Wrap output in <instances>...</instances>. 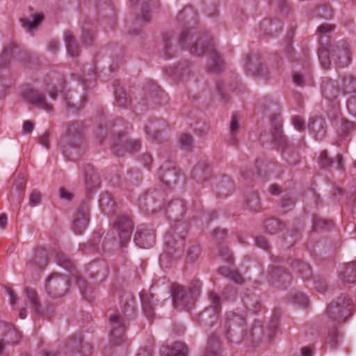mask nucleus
Listing matches in <instances>:
<instances>
[{"instance_id": "32", "label": "nucleus", "mask_w": 356, "mask_h": 356, "mask_svg": "<svg viewBox=\"0 0 356 356\" xmlns=\"http://www.w3.org/2000/svg\"><path fill=\"white\" fill-rule=\"evenodd\" d=\"M124 148L131 152H137L140 148V143L138 140L130 139L123 144Z\"/></svg>"}, {"instance_id": "27", "label": "nucleus", "mask_w": 356, "mask_h": 356, "mask_svg": "<svg viewBox=\"0 0 356 356\" xmlns=\"http://www.w3.org/2000/svg\"><path fill=\"white\" fill-rule=\"evenodd\" d=\"M172 39L171 33H165L163 36V56L166 58H169L171 57L170 53V40Z\"/></svg>"}, {"instance_id": "9", "label": "nucleus", "mask_w": 356, "mask_h": 356, "mask_svg": "<svg viewBox=\"0 0 356 356\" xmlns=\"http://www.w3.org/2000/svg\"><path fill=\"white\" fill-rule=\"evenodd\" d=\"M23 97L30 104L47 112L53 110L52 105L47 102L44 95L39 91L30 89L23 92Z\"/></svg>"}, {"instance_id": "30", "label": "nucleus", "mask_w": 356, "mask_h": 356, "mask_svg": "<svg viewBox=\"0 0 356 356\" xmlns=\"http://www.w3.org/2000/svg\"><path fill=\"white\" fill-rule=\"evenodd\" d=\"M297 267L298 271L302 275L303 279H309L311 277V268L307 264L298 263Z\"/></svg>"}, {"instance_id": "21", "label": "nucleus", "mask_w": 356, "mask_h": 356, "mask_svg": "<svg viewBox=\"0 0 356 356\" xmlns=\"http://www.w3.org/2000/svg\"><path fill=\"white\" fill-rule=\"evenodd\" d=\"M4 326L6 329V336L11 343H17L21 339V334L12 325H6L4 323H0V327Z\"/></svg>"}, {"instance_id": "59", "label": "nucleus", "mask_w": 356, "mask_h": 356, "mask_svg": "<svg viewBox=\"0 0 356 356\" xmlns=\"http://www.w3.org/2000/svg\"><path fill=\"white\" fill-rule=\"evenodd\" d=\"M149 15L147 12L143 10L141 14V19L144 22H148L149 20Z\"/></svg>"}, {"instance_id": "11", "label": "nucleus", "mask_w": 356, "mask_h": 356, "mask_svg": "<svg viewBox=\"0 0 356 356\" xmlns=\"http://www.w3.org/2000/svg\"><path fill=\"white\" fill-rule=\"evenodd\" d=\"M89 220V212L86 206L79 208L74 219V231L81 234L86 228Z\"/></svg>"}, {"instance_id": "24", "label": "nucleus", "mask_w": 356, "mask_h": 356, "mask_svg": "<svg viewBox=\"0 0 356 356\" xmlns=\"http://www.w3.org/2000/svg\"><path fill=\"white\" fill-rule=\"evenodd\" d=\"M218 346V341L214 338L209 339L207 350L203 352L202 356H218V353L216 350Z\"/></svg>"}, {"instance_id": "3", "label": "nucleus", "mask_w": 356, "mask_h": 356, "mask_svg": "<svg viewBox=\"0 0 356 356\" xmlns=\"http://www.w3.org/2000/svg\"><path fill=\"white\" fill-rule=\"evenodd\" d=\"M172 296L173 306L175 309H190L193 304V296L191 290L179 285H173L172 287Z\"/></svg>"}, {"instance_id": "19", "label": "nucleus", "mask_w": 356, "mask_h": 356, "mask_svg": "<svg viewBox=\"0 0 356 356\" xmlns=\"http://www.w3.org/2000/svg\"><path fill=\"white\" fill-rule=\"evenodd\" d=\"M26 292V302L30 304L31 307L33 308L34 312L40 313V303L37 297V294L34 290L30 288H27L25 291Z\"/></svg>"}, {"instance_id": "54", "label": "nucleus", "mask_w": 356, "mask_h": 356, "mask_svg": "<svg viewBox=\"0 0 356 356\" xmlns=\"http://www.w3.org/2000/svg\"><path fill=\"white\" fill-rule=\"evenodd\" d=\"M7 225V216L3 213L0 216V227L3 229L6 227Z\"/></svg>"}, {"instance_id": "57", "label": "nucleus", "mask_w": 356, "mask_h": 356, "mask_svg": "<svg viewBox=\"0 0 356 356\" xmlns=\"http://www.w3.org/2000/svg\"><path fill=\"white\" fill-rule=\"evenodd\" d=\"M8 295L10 296V302L11 304H13L15 302L16 300V295L15 294L14 291L13 290H8Z\"/></svg>"}, {"instance_id": "4", "label": "nucleus", "mask_w": 356, "mask_h": 356, "mask_svg": "<svg viewBox=\"0 0 356 356\" xmlns=\"http://www.w3.org/2000/svg\"><path fill=\"white\" fill-rule=\"evenodd\" d=\"M110 334L115 344L120 345L124 340V332L126 330V319L124 315L119 312L114 313L110 316Z\"/></svg>"}, {"instance_id": "47", "label": "nucleus", "mask_w": 356, "mask_h": 356, "mask_svg": "<svg viewBox=\"0 0 356 356\" xmlns=\"http://www.w3.org/2000/svg\"><path fill=\"white\" fill-rule=\"evenodd\" d=\"M59 195H60V198L65 199V200H72V198L73 197L72 193H70V192H68L67 191H66L63 188H60V190H59Z\"/></svg>"}, {"instance_id": "23", "label": "nucleus", "mask_w": 356, "mask_h": 356, "mask_svg": "<svg viewBox=\"0 0 356 356\" xmlns=\"http://www.w3.org/2000/svg\"><path fill=\"white\" fill-rule=\"evenodd\" d=\"M219 273L224 276L229 277L232 280L237 284H241L243 282V279L241 275L236 271L230 270L225 267H221L219 269Z\"/></svg>"}, {"instance_id": "40", "label": "nucleus", "mask_w": 356, "mask_h": 356, "mask_svg": "<svg viewBox=\"0 0 356 356\" xmlns=\"http://www.w3.org/2000/svg\"><path fill=\"white\" fill-rule=\"evenodd\" d=\"M293 124L295 128L298 131L302 130L305 127V122L299 116H295L293 118Z\"/></svg>"}, {"instance_id": "25", "label": "nucleus", "mask_w": 356, "mask_h": 356, "mask_svg": "<svg viewBox=\"0 0 356 356\" xmlns=\"http://www.w3.org/2000/svg\"><path fill=\"white\" fill-rule=\"evenodd\" d=\"M334 225V222L332 220H326L321 218L314 219V228L329 229Z\"/></svg>"}, {"instance_id": "15", "label": "nucleus", "mask_w": 356, "mask_h": 356, "mask_svg": "<svg viewBox=\"0 0 356 356\" xmlns=\"http://www.w3.org/2000/svg\"><path fill=\"white\" fill-rule=\"evenodd\" d=\"M64 39L66 46L67 54L72 56L75 57L79 56V47L75 42L74 36L70 32H65L64 33Z\"/></svg>"}, {"instance_id": "22", "label": "nucleus", "mask_w": 356, "mask_h": 356, "mask_svg": "<svg viewBox=\"0 0 356 356\" xmlns=\"http://www.w3.org/2000/svg\"><path fill=\"white\" fill-rule=\"evenodd\" d=\"M151 295H142L141 296V302L143 305V309L145 315L147 316V318L152 319L154 317V310L153 307L152 305L151 299H152Z\"/></svg>"}, {"instance_id": "34", "label": "nucleus", "mask_w": 356, "mask_h": 356, "mask_svg": "<svg viewBox=\"0 0 356 356\" xmlns=\"http://www.w3.org/2000/svg\"><path fill=\"white\" fill-rule=\"evenodd\" d=\"M268 226L270 227V233L280 231L283 229V225L277 219H272L268 221Z\"/></svg>"}, {"instance_id": "14", "label": "nucleus", "mask_w": 356, "mask_h": 356, "mask_svg": "<svg viewBox=\"0 0 356 356\" xmlns=\"http://www.w3.org/2000/svg\"><path fill=\"white\" fill-rule=\"evenodd\" d=\"M64 143L70 146H76L78 143L81 141V132L77 130L74 125L70 126L67 129V135L64 138Z\"/></svg>"}, {"instance_id": "29", "label": "nucleus", "mask_w": 356, "mask_h": 356, "mask_svg": "<svg viewBox=\"0 0 356 356\" xmlns=\"http://www.w3.org/2000/svg\"><path fill=\"white\" fill-rule=\"evenodd\" d=\"M318 56L323 67L324 68H328L330 65V50L325 48L320 49Z\"/></svg>"}, {"instance_id": "48", "label": "nucleus", "mask_w": 356, "mask_h": 356, "mask_svg": "<svg viewBox=\"0 0 356 356\" xmlns=\"http://www.w3.org/2000/svg\"><path fill=\"white\" fill-rule=\"evenodd\" d=\"M220 254L225 257V259L228 261H232L231 254L229 252V250L227 247H222L219 250Z\"/></svg>"}, {"instance_id": "8", "label": "nucleus", "mask_w": 356, "mask_h": 356, "mask_svg": "<svg viewBox=\"0 0 356 356\" xmlns=\"http://www.w3.org/2000/svg\"><path fill=\"white\" fill-rule=\"evenodd\" d=\"M23 97L30 104L47 112L53 110L52 105L47 102L44 95L39 91L30 89L23 92Z\"/></svg>"}, {"instance_id": "50", "label": "nucleus", "mask_w": 356, "mask_h": 356, "mask_svg": "<svg viewBox=\"0 0 356 356\" xmlns=\"http://www.w3.org/2000/svg\"><path fill=\"white\" fill-rule=\"evenodd\" d=\"M33 124L30 121H25L23 124V131L25 133H31L33 130Z\"/></svg>"}, {"instance_id": "5", "label": "nucleus", "mask_w": 356, "mask_h": 356, "mask_svg": "<svg viewBox=\"0 0 356 356\" xmlns=\"http://www.w3.org/2000/svg\"><path fill=\"white\" fill-rule=\"evenodd\" d=\"M189 50L191 53L196 55H200L203 53L209 54L211 60L208 65L212 72H217L222 69L224 62L213 46L207 47V48L201 46L199 48L198 44L196 43L195 45L191 46Z\"/></svg>"}, {"instance_id": "41", "label": "nucleus", "mask_w": 356, "mask_h": 356, "mask_svg": "<svg viewBox=\"0 0 356 356\" xmlns=\"http://www.w3.org/2000/svg\"><path fill=\"white\" fill-rule=\"evenodd\" d=\"M257 245L264 250H267L269 247V244L266 238L264 236H258L255 239Z\"/></svg>"}, {"instance_id": "42", "label": "nucleus", "mask_w": 356, "mask_h": 356, "mask_svg": "<svg viewBox=\"0 0 356 356\" xmlns=\"http://www.w3.org/2000/svg\"><path fill=\"white\" fill-rule=\"evenodd\" d=\"M230 131L232 134H234L239 129V124L237 117L236 115H232L231 122H230Z\"/></svg>"}, {"instance_id": "62", "label": "nucleus", "mask_w": 356, "mask_h": 356, "mask_svg": "<svg viewBox=\"0 0 356 356\" xmlns=\"http://www.w3.org/2000/svg\"><path fill=\"white\" fill-rule=\"evenodd\" d=\"M19 315L21 318H25L27 316L26 309L25 308L21 309L19 312Z\"/></svg>"}, {"instance_id": "28", "label": "nucleus", "mask_w": 356, "mask_h": 356, "mask_svg": "<svg viewBox=\"0 0 356 356\" xmlns=\"http://www.w3.org/2000/svg\"><path fill=\"white\" fill-rule=\"evenodd\" d=\"M56 261L57 264L64 268L69 269L72 267L71 261L69 260L66 254L63 252H57L56 254Z\"/></svg>"}, {"instance_id": "60", "label": "nucleus", "mask_w": 356, "mask_h": 356, "mask_svg": "<svg viewBox=\"0 0 356 356\" xmlns=\"http://www.w3.org/2000/svg\"><path fill=\"white\" fill-rule=\"evenodd\" d=\"M145 132L147 135H152V136L154 138V139H157L158 138V135L159 134V131H154L152 134L150 133V131L147 129L145 128Z\"/></svg>"}, {"instance_id": "10", "label": "nucleus", "mask_w": 356, "mask_h": 356, "mask_svg": "<svg viewBox=\"0 0 356 356\" xmlns=\"http://www.w3.org/2000/svg\"><path fill=\"white\" fill-rule=\"evenodd\" d=\"M332 56L335 60H338V65L341 67L347 66L350 62V44L347 42H343L340 46H337L332 49Z\"/></svg>"}, {"instance_id": "61", "label": "nucleus", "mask_w": 356, "mask_h": 356, "mask_svg": "<svg viewBox=\"0 0 356 356\" xmlns=\"http://www.w3.org/2000/svg\"><path fill=\"white\" fill-rule=\"evenodd\" d=\"M336 160L338 163V168L339 169L340 168L342 167V156L341 154H337L336 156Z\"/></svg>"}, {"instance_id": "2", "label": "nucleus", "mask_w": 356, "mask_h": 356, "mask_svg": "<svg viewBox=\"0 0 356 356\" xmlns=\"http://www.w3.org/2000/svg\"><path fill=\"white\" fill-rule=\"evenodd\" d=\"M68 286L69 283L66 277L57 273L50 275L44 285L47 293L52 298L63 296L67 291Z\"/></svg>"}, {"instance_id": "37", "label": "nucleus", "mask_w": 356, "mask_h": 356, "mask_svg": "<svg viewBox=\"0 0 356 356\" xmlns=\"http://www.w3.org/2000/svg\"><path fill=\"white\" fill-rule=\"evenodd\" d=\"M188 40H191L189 31L188 30L184 31L181 33L179 42L181 45H185L186 47H188L190 44Z\"/></svg>"}, {"instance_id": "13", "label": "nucleus", "mask_w": 356, "mask_h": 356, "mask_svg": "<svg viewBox=\"0 0 356 356\" xmlns=\"http://www.w3.org/2000/svg\"><path fill=\"white\" fill-rule=\"evenodd\" d=\"M340 279L347 283H356V262L346 266L343 272L340 273Z\"/></svg>"}, {"instance_id": "51", "label": "nucleus", "mask_w": 356, "mask_h": 356, "mask_svg": "<svg viewBox=\"0 0 356 356\" xmlns=\"http://www.w3.org/2000/svg\"><path fill=\"white\" fill-rule=\"evenodd\" d=\"M342 130L343 131L348 132L349 131H351L354 129V125L352 122L346 121L343 122L341 124Z\"/></svg>"}, {"instance_id": "49", "label": "nucleus", "mask_w": 356, "mask_h": 356, "mask_svg": "<svg viewBox=\"0 0 356 356\" xmlns=\"http://www.w3.org/2000/svg\"><path fill=\"white\" fill-rule=\"evenodd\" d=\"M93 40V35L89 32L83 34V42L86 45L91 44Z\"/></svg>"}, {"instance_id": "6", "label": "nucleus", "mask_w": 356, "mask_h": 356, "mask_svg": "<svg viewBox=\"0 0 356 356\" xmlns=\"http://www.w3.org/2000/svg\"><path fill=\"white\" fill-rule=\"evenodd\" d=\"M134 240L136 244L141 248H151L156 241L154 230L146 225H140L137 228Z\"/></svg>"}, {"instance_id": "58", "label": "nucleus", "mask_w": 356, "mask_h": 356, "mask_svg": "<svg viewBox=\"0 0 356 356\" xmlns=\"http://www.w3.org/2000/svg\"><path fill=\"white\" fill-rule=\"evenodd\" d=\"M302 356H311L312 350L310 348L307 347H305L302 349Z\"/></svg>"}, {"instance_id": "44", "label": "nucleus", "mask_w": 356, "mask_h": 356, "mask_svg": "<svg viewBox=\"0 0 356 356\" xmlns=\"http://www.w3.org/2000/svg\"><path fill=\"white\" fill-rule=\"evenodd\" d=\"M200 248L197 246L193 247L188 250L187 255L191 260L195 259L200 254Z\"/></svg>"}, {"instance_id": "1", "label": "nucleus", "mask_w": 356, "mask_h": 356, "mask_svg": "<svg viewBox=\"0 0 356 356\" xmlns=\"http://www.w3.org/2000/svg\"><path fill=\"white\" fill-rule=\"evenodd\" d=\"M350 299L342 296L328 305L327 318L331 327H336L346 321L350 311Z\"/></svg>"}, {"instance_id": "26", "label": "nucleus", "mask_w": 356, "mask_h": 356, "mask_svg": "<svg viewBox=\"0 0 356 356\" xmlns=\"http://www.w3.org/2000/svg\"><path fill=\"white\" fill-rule=\"evenodd\" d=\"M209 297L211 302V307L213 309L216 313H218L221 309L220 297L213 291L210 292Z\"/></svg>"}, {"instance_id": "55", "label": "nucleus", "mask_w": 356, "mask_h": 356, "mask_svg": "<svg viewBox=\"0 0 356 356\" xmlns=\"http://www.w3.org/2000/svg\"><path fill=\"white\" fill-rule=\"evenodd\" d=\"M315 288L318 291L323 293L326 291L327 286L324 283H316Z\"/></svg>"}, {"instance_id": "31", "label": "nucleus", "mask_w": 356, "mask_h": 356, "mask_svg": "<svg viewBox=\"0 0 356 356\" xmlns=\"http://www.w3.org/2000/svg\"><path fill=\"white\" fill-rule=\"evenodd\" d=\"M318 163L323 168H326L332 165V160L328 157L326 151L321 152L318 157Z\"/></svg>"}, {"instance_id": "52", "label": "nucleus", "mask_w": 356, "mask_h": 356, "mask_svg": "<svg viewBox=\"0 0 356 356\" xmlns=\"http://www.w3.org/2000/svg\"><path fill=\"white\" fill-rule=\"evenodd\" d=\"M323 92L327 98L334 99L337 97V95L339 93V91L338 90H336V91H335L336 94L332 95L330 92V88H325Z\"/></svg>"}, {"instance_id": "17", "label": "nucleus", "mask_w": 356, "mask_h": 356, "mask_svg": "<svg viewBox=\"0 0 356 356\" xmlns=\"http://www.w3.org/2000/svg\"><path fill=\"white\" fill-rule=\"evenodd\" d=\"M47 263V252L43 248H38L35 250L32 261L30 263L31 266H38L39 268H43Z\"/></svg>"}, {"instance_id": "43", "label": "nucleus", "mask_w": 356, "mask_h": 356, "mask_svg": "<svg viewBox=\"0 0 356 356\" xmlns=\"http://www.w3.org/2000/svg\"><path fill=\"white\" fill-rule=\"evenodd\" d=\"M248 204L250 209L257 211L259 207V198L257 195H253L252 200L248 202Z\"/></svg>"}, {"instance_id": "64", "label": "nucleus", "mask_w": 356, "mask_h": 356, "mask_svg": "<svg viewBox=\"0 0 356 356\" xmlns=\"http://www.w3.org/2000/svg\"><path fill=\"white\" fill-rule=\"evenodd\" d=\"M286 200H284L283 202H282V206L284 207H286L287 206H289V205H293V202L291 200V199H289L287 200V201L289 202V203H286L285 202Z\"/></svg>"}, {"instance_id": "63", "label": "nucleus", "mask_w": 356, "mask_h": 356, "mask_svg": "<svg viewBox=\"0 0 356 356\" xmlns=\"http://www.w3.org/2000/svg\"><path fill=\"white\" fill-rule=\"evenodd\" d=\"M49 95L50 97L52 98V99H56V96H57V91L56 89L53 88L51 90H50L49 92Z\"/></svg>"}, {"instance_id": "16", "label": "nucleus", "mask_w": 356, "mask_h": 356, "mask_svg": "<svg viewBox=\"0 0 356 356\" xmlns=\"http://www.w3.org/2000/svg\"><path fill=\"white\" fill-rule=\"evenodd\" d=\"M43 19L44 16L42 13H36L33 16L32 19L24 18L21 19V22L22 26L31 32L37 29Z\"/></svg>"}, {"instance_id": "20", "label": "nucleus", "mask_w": 356, "mask_h": 356, "mask_svg": "<svg viewBox=\"0 0 356 356\" xmlns=\"http://www.w3.org/2000/svg\"><path fill=\"white\" fill-rule=\"evenodd\" d=\"M188 348L184 343L175 342L174 345L168 348L166 356H187Z\"/></svg>"}, {"instance_id": "35", "label": "nucleus", "mask_w": 356, "mask_h": 356, "mask_svg": "<svg viewBox=\"0 0 356 356\" xmlns=\"http://www.w3.org/2000/svg\"><path fill=\"white\" fill-rule=\"evenodd\" d=\"M41 193L38 191H33L29 196V202L32 207L36 206L40 203Z\"/></svg>"}, {"instance_id": "12", "label": "nucleus", "mask_w": 356, "mask_h": 356, "mask_svg": "<svg viewBox=\"0 0 356 356\" xmlns=\"http://www.w3.org/2000/svg\"><path fill=\"white\" fill-rule=\"evenodd\" d=\"M272 136L276 144L282 148L287 147V139L285 136L283 135L282 131V122L280 120H277L275 123L273 131L272 132Z\"/></svg>"}, {"instance_id": "33", "label": "nucleus", "mask_w": 356, "mask_h": 356, "mask_svg": "<svg viewBox=\"0 0 356 356\" xmlns=\"http://www.w3.org/2000/svg\"><path fill=\"white\" fill-rule=\"evenodd\" d=\"M276 276H278V282L283 283L290 280V275L279 268H274L272 270V277Z\"/></svg>"}, {"instance_id": "7", "label": "nucleus", "mask_w": 356, "mask_h": 356, "mask_svg": "<svg viewBox=\"0 0 356 356\" xmlns=\"http://www.w3.org/2000/svg\"><path fill=\"white\" fill-rule=\"evenodd\" d=\"M121 245H125L130 240L134 224L127 216L120 217L115 224Z\"/></svg>"}, {"instance_id": "38", "label": "nucleus", "mask_w": 356, "mask_h": 356, "mask_svg": "<svg viewBox=\"0 0 356 356\" xmlns=\"http://www.w3.org/2000/svg\"><path fill=\"white\" fill-rule=\"evenodd\" d=\"M334 25L333 24H321L318 28V32L319 33H330L332 32V31L334 30Z\"/></svg>"}, {"instance_id": "45", "label": "nucleus", "mask_w": 356, "mask_h": 356, "mask_svg": "<svg viewBox=\"0 0 356 356\" xmlns=\"http://www.w3.org/2000/svg\"><path fill=\"white\" fill-rule=\"evenodd\" d=\"M39 143L48 149L49 147V134L48 133L43 134L39 138Z\"/></svg>"}, {"instance_id": "18", "label": "nucleus", "mask_w": 356, "mask_h": 356, "mask_svg": "<svg viewBox=\"0 0 356 356\" xmlns=\"http://www.w3.org/2000/svg\"><path fill=\"white\" fill-rule=\"evenodd\" d=\"M226 320L230 326L241 327L245 324V316L243 314L229 312L226 314Z\"/></svg>"}, {"instance_id": "53", "label": "nucleus", "mask_w": 356, "mask_h": 356, "mask_svg": "<svg viewBox=\"0 0 356 356\" xmlns=\"http://www.w3.org/2000/svg\"><path fill=\"white\" fill-rule=\"evenodd\" d=\"M58 42L56 40H52L49 44V49L52 51H56L58 49Z\"/></svg>"}, {"instance_id": "46", "label": "nucleus", "mask_w": 356, "mask_h": 356, "mask_svg": "<svg viewBox=\"0 0 356 356\" xmlns=\"http://www.w3.org/2000/svg\"><path fill=\"white\" fill-rule=\"evenodd\" d=\"M293 81L298 86H303L305 85L303 76L300 73H296L293 75Z\"/></svg>"}, {"instance_id": "36", "label": "nucleus", "mask_w": 356, "mask_h": 356, "mask_svg": "<svg viewBox=\"0 0 356 356\" xmlns=\"http://www.w3.org/2000/svg\"><path fill=\"white\" fill-rule=\"evenodd\" d=\"M293 301L301 306H306L308 303L307 298L302 293L296 294L293 297Z\"/></svg>"}, {"instance_id": "56", "label": "nucleus", "mask_w": 356, "mask_h": 356, "mask_svg": "<svg viewBox=\"0 0 356 356\" xmlns=\"http://www.w3.org/2000/svg\"><path fill=\"white\" fill-rule=\"evenodd\" d=\"M270 193L273 195H276L280 193V187L277 185H272L270 187Z\"/></svg>"}, {"instance_id": "39", "label": "nucleus", "mask_w": 356, "mask_h": 356, "mask_svg": "<svg viewBox=\"0 0 356 356\" xmlns=\"http://www.w3.org/2000/svg\"><path fill=\"white\" fill-rule=\"evenodd\" d=\"M180 142L182 147L187 148L191 145L193 138L188 134H184L180 138Z\"/></svg>"}]
</instances>
